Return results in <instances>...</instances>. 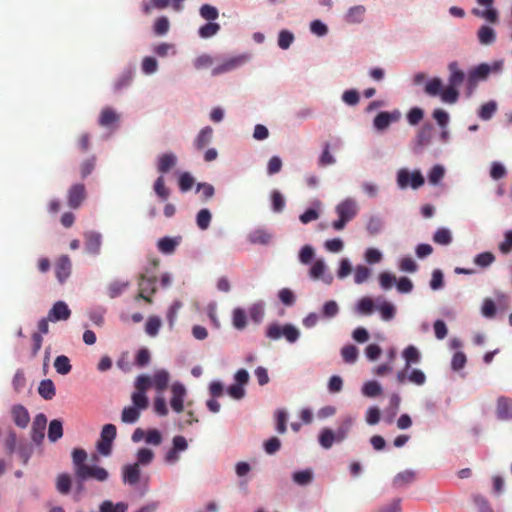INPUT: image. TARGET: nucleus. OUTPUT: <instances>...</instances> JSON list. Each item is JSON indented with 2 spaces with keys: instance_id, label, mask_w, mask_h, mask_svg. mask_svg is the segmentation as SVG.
<instances>
[{
  "instance_id": "15",
  "label": "nucleus",
  "mask_w": 512,
  "mask_h": 512,
  "mask_svg": "<svg viewBox=\"0 0 512 512\" xmlns=\"http://www.w3.org/2000/svg\"><path fill=\"white\" fill-rule=\"evenodd\" d=\"M491 71V68L488 64L482 63L474 68H472L468 72V83L470 85H475L478 81L484 80L487 78Z\"/></svg>"
},
{
  "instance_id": "32",
  "label": "nucleus",
  "mask_w": 512,
  "mask_h": 512,
  "mask_svg": "<svg viewBox=\"0 0 512 512\" xmlns=\"http://www.w3.org/2000/svg\"><path fill=\"white\" fill-rule=\"evenodd\" d=\"M130 283L128 281H113L107 287V292L110 298H116L120 296L128 287Z\"/></svg>"
},
{
  "instance_id": "62",
  "label": "nucleus",
  "mask_w": 512,
  "mask_h": 512,
  "mask_svg": "<svg viewBox=\"0 0 512 512\" xmlns=\"http://www.w3.org/2000/svg\"><path fill=\"white\" fill-rule=\"evenodd\" d=\"M407 380L415 385L422 386L426 382V375L420 369H413L407 376Z\"/></svg>"
},
{
  "instance_id": "45",
  "label": "nucleus",
  "mask_w": 512,
  "mask_h": 512,
  "mask_svg": "<svg viewBox=\"0 0 512 512\" xmlns=\"http://www.w3.org/2000/svg\"><path fill=\"white\" fill-rule=\"evenodd\" d=\"M154 191L156 195L161 198L162 200H167L170 195V190L165 185V179L161 175L159 176L156 181L154 182Z\"/></svg>"
},
{
  "instance_id": "19",
  "label": "nucleus",
  "mask_w": 512,
  "mask_h": 512,
  "mask_svg": "<svg viewBox=\"0 0 512 512\" xmlns=\"http://www.w3.org/2000/svg\"><path fill=\"white\" fill-rule=\"evenodd\" d=\"M180 237H163L158 240L157 248L158 250L166 255L172 254L175 252L176 248L180 244Z\"/></svg>"
},
{
  "instance_id": "40",
  "label": "nucleus",
  "mask_w": 512,
  "mask_h": 512,
  "mask_svg": "<svg viewBox=\"0 0 512 512\" xmlns=\"http://www.w3.org/2000/svg\"><path fill=\"white\" fill-rule=\"evenodd\" d=\"M382 387L377 381H368L362 387V393L366 397H377L381 394Z\"/></svg>"
},
{
  "instance_id": "6",
  "label": "nucleus",
  "mask_w": 512,
  "mask_h": 512,
  "mask_svg": "<svg viewBox=\"0 0 512 512\" xmlns=\"http://www.w3.org/2000/svg\"><path fill=\"white\" fill-rule=\"evenodd\" d=\"M139 292L135 297L136 300L143 299L147 303H152V295L156 292V277H147L142 274L138 282Z\"/></svg>"
},
{
  "instance_id": "24",
  "label": "nucleus",
  "mask_w": 512,
  "mask_h": 512,
  "mask_svg": "<svg viewBox=\"0 0 512 512\" xmlns=\"http://www.w3.org/2000/svg\"><path fill=\"white\" fill-rule=\"evenodd\" d=\"M119 115L110 107H106L101 111L98 123L100 126L109 127L118 122Z\"/></svg>"
},
{
  "instance_id": "47",
  "label": "nucleus",
  "mask_w": 512,
  "mask_h": 512,
  "mask_svg": "<svg viewBox=\"0 0 512 512\" xmlns=\"http://www.w3.org/2000/svg\"><path fill=\"white\" fill-rule=\"evenodd\" d=\"M220 25L218 23L209 22L201 26L198 33L201 38H210L218 33Z\"/></svg>"
},
{
  "instance_id": "16",
  "label": "nucleus",
  "mask_w": 512,
  "mask_h": 512,
  "mask_svg": "<svg viewBox=\"0 0 512 512\" xmlns=\"http://www.w3.org/2000/svg\"><path fill=\"white\" fill-rule=\"evenodd\" d=\"M123 482L135 485L140 480V468L138 463L125 465L122 471Z\"/></svg>"
},
{
  "instance_id": "43",
  "label": "nucleus",
  "mask_w": 512,
  "mask_h": 512,
  "mask_svg": "<svg viewBox=\"0 0 512 512\" xmlns=\"http://www.w3.org/2000/svg\"><path fill=\"white\" fill-rule=\"evenodd\" d=\"M432 132H433L432 124L423 125L417 135L418 144L421 146L428 145L432 138Z\"/></svg>"
},
{
  "instance_id": "39",
  "label": "nucleus",
  "mask_w": 512,
  "mask_h": 512,
  "mask_svg": "<svg viewBox=\"0 0 512 512\" xmlns=\"http://www.w3.org/2000/svg\"><path fill=\"white\" fill-rule=\"evenodd\" d=\"M334 442H336L334 431L329 428H324L319 435L320 445L325 449H329Z\"/></svg>"
},
{
  "instance_id": "5",
  "label": "nucleus",
  "mask_w": 512,
  "mask_h": 512,
  "mask_svg": "<svg viewBox=\"0 0 512 512\" xmlns=\"http://www.w3.org/2000/svg\"><path fill=\"white\" fill-rule=\"evenodd\" d=\"M116 434L117 429L115 425L106 424L103 426L101 438L97 443V449L102 455L108 456L111 453L112 442L115 439Z\"/></svg>"
},
{
  "instance_id": "64",
  "label": "nucleus",
  "mask_w": 512,
  "mask_h": 512,
  "mask_svg": "<svg viewBox=\"0 0 512 512\" xmlns=\"http://www.w3.org/2000/svg\"><path fill=\"white\" fill-rule=\"evenodd\" d=\"M499 250L503 254H508L512 251V230L505 233L504 240L499 244Z\"/></svg>"
},
{
  "instance_id": "25",
  "label": "nucleus",
  "mask_w": 512,
  "mask_h": 512,
  "mask_svg": "<svg viewBox=\"0 0 512 512\" xmlns=\"http://www.w3.org/2000/svg\"><path fill=\"white\" fill-rule=\"evenodd\" d=\"M213 136V129L210 126L204 127L197 135L194 145L196 149H204L211 141Z\"/></svg>"
},
{
  "instance_id": "52",
  "label": "nucleus",
  "mask_w": 512,
  "mask_h": 512,
  "mask_svg": "<svg viewBox=\"0 0 512 512\" xmlns=\"http://www.w3.org/2000/svg\"><path fill=\"white\" fill-rule=\"evenodd\" d=\"M341 355L346 363H354L358 357V349L354 345H346L342 348Z\"/></svg>"
},
{
  "instance_id": "23",
  "label": "nucleus",
  "mask_w": 512,
  "mask_h": 512,
  "mask_svg": "<svg viewBox=\"0 0 512 512\" xmlns=\"http://www.w3.org/2000/svg\"><path fill=\"white\" fill-rule=\"evenodd\" d=\"M448 69L450 72V76L448 79L449 84L458 88L463 83V81L465 79L464 72L459 69L457 62H451L448 65Z\"/></svg>"
},
{
  "instance_id": "9",
  "label": "nucleus",
  "mask_w": 512,
  "mask_h": 512,
  "mask_svg": "<svg viewBox=\"0 0 512 512\" xmlns=\"http://www.w3.org/2000/svg\"><path fill=\"white\" fill-rule=\"evenodd\" d=\"M496 416L501 421L512 420V398L500 396L496 400Z\"/></svg>"
},
{
  "instance_id": "30",
  "label": "nucleus",
  "mask_w": 512,
  "mask_h": 512,
  "mask_svg": "<svg viewBox=\"0 0 512 512\" xmlns=\"http://www.w3.org/2000/svg\"><path fill=\"white\" fill-rule=\"evenodd\" d=\"M478 39L481 44L490 45L496 39L495 31L491 27L483 25L478 30Z\"/></svg>"
},
{
  "instance_id": "38",
  "label": "nucleus",
  "mask_w": 512,
  "mask_h": 512,
  "mask_svg": "<svg viewBox=\"0 0 512 512\" xmlns=\"http://www.w3.org/2000/svg\"><path fill=\"white\" fill-rule=\"evenodd\" d=\"M472 14L474 16L484 18L491 23H496L498 21V13L494 8H492V6L487 7L486 10L474 8L472 9Z\"/></svg>"
},
{
  "instance_id": "48",
  "label": "nucleus",
  "mask_w": 512,
  "mask_h": 512,
  "mask_svg": "<svg viewBox=\"0 0 512 512\" xmlns=\"http://www.w3.org/2000/svg\"><path fill=\"white\" fill-rule=\"evenodd\" d=\"M352 424H353V421L351 418L345 419L340 424V426L337 428V430L334 431V434L336 437V442H341L347 437V434H348Z\"/></svg>"
},
{
  "instance_id": "44",
  "label": "nucleus",
  "mask_w": 512,
  "mask_h": 512,
  "mask_svg": "<svg viewBox=\"0 0 512 512\" xmlns=\"http://www.w3.org/2000/svg\"><path fill=\"white\" fill-rule=\"evenodd\" d=\"M433 241L440 245H449L452 242L450 230L447 228H439L433 235Z\"/></svg>"
},
{
  "instance_id": "56",
  "label": "nucleus",
  "mask_w": 512,
  "mask_h": 512,
  "mask_svg": "<svg viewBox=\"0 0 512 512\" xmlns=\"http://www.w3.org/2000/svg\"><path fill=\"white\" fill-rule=\"evenodd\" d=\"M313 479V474L310 470L298 471L293 474V481L301 486L309 484Z\"/></svg>"
},
{
  "instance_id": "26",
  "label": "nucleus",
  "mask_w": 512,
  "mask_h": 512,
  "mask_svg": "<svg viewBox=\"0 0 512 512\" xmlns=\"http://www.w3.org/2000/svg\"><path fill=\"white\" fill-rule=\"evenodd\" d=\"M402 355L406 362V370H409L412 364L419 363L421 359L419 350L413 345L406 347Z\"/></svg>"
},
{
  "instance_id": "46",
  "label": "nucleus",
  "mask_w": 512,
  "mask_h": 512,
  "mask_svg": "<svg viewBox=\"0 0 512 512\" xmlns=\"http://www.w3.org/2000/svg\"><path fill=\"white\" fill-rule=\"evenodd\" d=\"M425 93L429 96H438L442 91V81L440 78L435 77L428 81L425 85Z\"/></svg>"
},
{
  "instance_id": "33",
  "label": "nucleus",
  "mask_w": 512,
  "mask_h": 512,
  "mask_svg": "<svg viewBox=\"0 0 512 512\" xmlns=\"http://www.w3.org/2000/svg\"><path fill=\"white\" fill-rule=\"evenodd\" d=\"M416 478L415 472L411 470H405L403 472L398 473L394 480L393 484L395 487H403L407 484L412 483Z\"/></svg>"
},
{
  "instance_id": "35",
  "label": "nucleus",
  "mask_w": 512,
  "mask_h": 512,
  "mask_svg": "<svg viewBox=\"0 0 512 512\" xmlns=\"http://www.w3.org/2000/svg\"><path fill=\"white\" fill-rule=\"evenodd\" d=\"M63 435L62 422L60 420H52L48 428V438L51 442H56Z\"/></svg>"
},
{
  "instance_id": "8",
  "label": "nucleus",
  "mask_w": 512,
  "mask_h": 512,
  "mask_svg": "<svg viewBox=\"0 0 512 512\" xmlns=\"http://www.w3.org/2000/svg\"><path fill=\"white\" fill-rule=\"evenodd\" d=\"M85 198L86 189L83 184H74L69 188L67 194V201L70 208H79L82 202L85 200Z\"/></svg>"
},
{
  "instance_id": "21",
  "label": "nucleus",
  "mask_w": 512,
  "mask_h": 512,
  "mask_svg": "<svg viewBox=\"0 0 512 512\" xmlns=\"http://www.w3.org/2000/svg\"><path fill=\"white\" fill-rule=\"evenodd\" d=\"M399 114L397 113H389V112H380L374 118V126L378 130H384L393 122L398 120Z\"/></svg>"
},
{
  "instance_id": "61",
  "label": "nucleus",
  "mask_w": 512,
  "mask_h": 512,
  "mask_svg": "<svg viewBox=\"0 0 512 512\" xmlns=\"http://www.w3.org/2000/svg\"><path fill=\"white\" fill-rule=\"evenodd\" d=\"M373 309H374V303H373L372 299L369 297H363L358 302L357 310L361 314L369 315L373 312Z\"/></svg>"
},
{
  "instance_id": "22",
  "label": "nucleus",
  "mask_w": 512,
  "mask_h": 512,
  "mask_svg": "<svg viewBox=\"0 0 512 512\" xmlns=\"http://www.w3.org/2000/svg\"><path fill=\"white\" fill-rule=\"evenodd\" d=\"M151 379L152 385L155 387V389L162 393L168 386L170 376L166 370L161 369L156 371Z\"/></svg>"
},
{
  "instance_id": "28",
  "label": "nucleus",
  "mask_w": 512,
  "mask_h": 512,
  "mask_svg": "<svg viewBox=\"0 0 512 512\" xmlns=\"http://www.w3.org/2000/svg\"><path fill=\"white\" fill-rule=\"evenodd\" d=\"M38 393L45 400H51L56 394L53 381L50 379L42 380L38 387Z\"/></svg>"
},
{
  "instance_id": "34",
  "label": "nucleus",
  "mask_w": 512,
  "mask_h": 512,
  "mask_svg": "<svg viewBox=\"0 0 512 512\" xmlns=\"http://www.w3.org/2000/svg\"><path fill=\"white\" fill-rule=\"evenodd\" d=\"M128 505L124 502L114 504L110 500H105L100 504L99 512H126Z\"/></svg>"
},
{
  "instance_id": "2",
  "label": "nucleus",
  "mask_w": 512,
  "mask_h": 512,
  "mask_svg": "<svg viewBox=\"0 0 512 512\" xmlns=\"http://www.w3.org/2000/svg\"><path fill=\"white\" fill-rule=\"evenodd\" d=\"M338 219L332 223V227L341 231L346 224L351 221L358 213V206L354 199L346 198L336 206Z\"/></svg>"
},
{
  "instance_id": "31",
  "label": "nucleus",
  "mask_w": 512,
  "mask_h": 512,
  "mask_svg": "<svg viewBox=\"0 0 512 512\" xmlns=\"http://www.w3.org/2000/svg\"><path fill=\"white\" fill-rule=\"evenodd\" d=\"M439 96L443 102L454 104L458 101L459 91L457 87L449 84L445 89H442Z\"/></svg>"
},
{
  "instance_id": "49",
  "label": "nucleus",
  "mask_w": 512,
  "mask_h": 512,
  "mask_svg": "<svg viewBox=\"0 0 512 512\" xmlns=\"http://www.w3.org/2000/svg\"><path fill=\"white\" fill-rule=\"evenodd\" d=\"M161 327V320L157 316H151L148 318L146 325H145V331L148 335L154 337L158 334L159 329Z\"/></svg>"
},
{
  "instance_id": "59",
  "label": "nucleus",
  "mask_w": 512,
  "mask_h": 512,
  "mask_svg": "<svg viewBox=\"0 0 512 512\" xmlns=\"http://www.w3.org/2000/svg\"><path fill=\"white\" fill-rule=\"evenodd\" d=\"M370 274H371V271L368 267L363 266V265H358L355 268L354 281L357 284H362L369 278Z\"/></svg>"
},
{
  "instance_id": "7",
  "label": "nucleus",
  "mask_w": 512,
  "mask_h": 512,
  "mask_svg": "<svg viewBox=\"0 0 512 512\" xmlns=\"http://www.w3.org/2000/svg\"><path fill=\"white\" fill-rule=\"evenodd\" d=\"M247 61H248L247 55H237V56L229 57V58L225 59L221 64L215 66L212 69L211 74L213 76H217V75H220L223 73L233 71V70L239 68L240 66L244 65Z\"/></svg>"
},
{
  "instance_id": "20",
  "label": "nucleus",
  "mask_w": 512,
  "mask_h": 512,
  "mask_svg": "<svg viewBox=\"0 0 512 512\" xmlns=\"http://www.w3.org/2000/svg\"><path fill=\"white\" fill-rule=\"evenodd\" d=\"M366 8L363 5L351 7L345 14V21L349 24L361 23L364 20Z\"/></svg>"
},
{
  "instance_id": "60",
  "label": "nucleus",
  "mask_w": 512,
  "mask_h": 512,
  "mask_svg": "<svg viewBox=\"0 0 512 512\" xmlns=\"http://www.w3.org/2000/svg\"><path fill=\"white\" fill-rule=\"evenodd\" d=\"M445 170L441 165H435L429 172L428 179L431 184H438L444 177Z\"/></svg>"
},
{
  "instance_id": "14",
  "label": "nucleus",
  "mask_w": 512,
  "mask_h": 512,
  "mask_svg": "<svg viewBox=\"0 0 512 512\" xmlns=\"http://www.w3.org/2000/svg\"><path fill=\"white\" fill-rule=\"evenodd\" d=\"M84 237L86 251L93 255L99 254L102 244L101 234L94 231H89L85 233Z\"/></svg>"
},
{
  "instance_id": "54",
  "label": "nucleus",
  "mask_w": 512,
  "mask_h": 512,
  "mask_svg": "<svg viewBox=\"0 0 512 512\" xmlns=\"http://www.w3.org/2000/svg\"><path fill=\"white\" fill-rule=\"evenodd\" d=\"M330 144L325 143L322 154L319 157L318 164L321 167L332 165L336 162L335 158L330 153Z\"/></svg>"
},
{
  "instance_id": "36",
  "label": "nucleus",
  "mask_w": 512,
  "mask_h": 512,
  "mask_svg": "<svg viewBox=\"0 0 512 512\" xmlns=\"http://www.w3.org/2000/svg\"><path fill=\"white\" fill-rule=\"evenodd\" d=\"M140 409L128 406L122 410L121 420L124 423L132 424L135 423L140 417Z\"/></svg>"
},
{
  "instance_id": "53",
  "label": "nucleus",
  "mask_w": 512,
  "mask_h": 512,
  "mask_svg": "<svg viewBox=\"0 0 512 512\" xmlns=\"http://www.w3.org/2000/svg\"><path fill=\"white\" fill-rule=\"evenodd\" d=\"M131 399L133 402V407H136L140 410H145L149 405L148 398L145 395V393H143V392H139V391L133 392Z\"/></svg>"
},
{
  "instance_id": "3",
  "label": "nucleus",
  "mask_w": 512,
  "mask_h": 512,
  "mask_svg": "<svg viewBox=\"0 0 512 512\" xmlns=\"http://www.w3.org/2000/svg\"><path fill=\"white\" fill-rule=\"evenodd\" d=\"M266 336L272 340H278L284 337L289 343H294L298 340L300 332L292 324L281 326L277 323H273L267 327Z\"/></svg>"
},
{
  "instance_id": "58",
  "label": "nucleus",
  "mask_w": 512,
  "mask_h": 512,
  "mask_svg": "<svg viewBox=\"0 0 512 512\" xmlns=\"http://www.w3.org/2000/svg\"><path fill=\"white\" fill-rule=\"evenodd\" d=\"M154 453L148 448H141L137 452V463L138 465H148L152 462Z\"/></svg>"
},
{
  "instance_id": "41",
  "label": "nucleus",
  "mask_w": 512,
  "mask_h": 512,
  "mask_svg": "<svg viewBox=\"0 0 512 512\" xmlns=\"http://www.w3.org/2000/svg\"><path fill=\"white\" fill-rule=\"evenodd\" d=\"M496 110H497V103L495 101L491 100V101H488V102L484 103L480 107L479 112H478V116L482 120H489V119L492 118V116L494 115Z\"/></svg>"
},
{
  "instance_id": "37",
  "label": "nucleus",
  "mask_w": 512,
  "mask_h": 512,
  "mask_svg": "<svg viewBox=\"0 0 512 512\" xmlns=\"http://www.w3.org/2000/svg\"><path fill=\"white\" fill-rule=\"evenodd\" d=\"M54 367H55L56 371L61 375L68 374L72 369L70 360L65 355H60V356L56 357V359L54 361Z\"/></svg>"
},
{
  "instance_id": "42",
  "label": "nucleus",
  "mask_w": 512,
  "mask_h": 512,
  "mask_svg": "<svg viewBox=\"0 0 512 512\" xmlns=\"http://www.w3.org/2000/svg\"><path fill=\"white\" fill-rule=\"evenodd\" d=\"M57 491L61 494H68L71 489V477L67 473L59 474L56 481Z\"/></svg>"
},
{
  "instance_id": "11",
  "label": "nucleus",
  "mask_w": 512,
  "mask_h": 512,
  "mask_svg": "<svg viewBox=\"0 0 512 512\" xmlns=\"http://www.w3.org/2000/svg\"><path fill=\"white\" fill-rule=\"evenodd\" d=\"M47 425V418L44 414L39 413L35 416L32 428H31V438L35 443H41L44 439V431Z\"/></svg>"
},
{
  "instance_id": "1",
  "label": "nucleus",
  "mask_w": 512,
  "mask_h": 512,
  "mask_svg": "<svg viewBox=\"0 0 512 512\" xmlns=\"http://www.w3.org/2000/svg\"><path fill=\"white\" fill-rule=\"evenodd\" d=\"M87 458V452L82 448H75L72 451V462L75 476L78 481L83 482L89 478L95 479L99 482L106 481L109 477L108 471L103 467L87 465Z\"/></svg>"
},
{
  "instance_id": "18",
  "label": "nucleus",
  "mask_w": 512,
  "mask_h": 512,
  "mask_svg": "<svg viewBox=\"0 0 512 512\" xmlns=\"http://www.w3.org/2000/svg\"><path fill=\"white\" fill-rule=\"evenodd\" d=\"M177 164V157L173 153H165L159 156L157 170L161 174L169 172Z\"/></svg>"
},
{
  "instance_id": "63",
  "label": "nucleus",
  "mask_w": 512,
  "mask_h": 512,
  "mask_svg": "<svg viewBox=\"0 0 512 512\" xmlns=\"http://www.w3.org/2000/svg\"><path fill=\"white\" fill-rule=\"evenodd\" d=\"M444 286V276L440 269H435L432 272V278L430 280V288L432 290H439Z\"/></svg>"
},
{
  "instance_id": "17",
  "label": "nucleus",
  "mask_w": 512,
  "mask_h": 512,
  "mask_svg": "<svg viewBox=\"0 0 512 512\" xmlns=\"http://www.w3.org/2000/svg\"><path fill=\"white\" fill-rule=\"evenodd\" d=\"M12 417L14 423L20 428H26L30 422L29 413L22 405H16L12 408Z\"/></svg>"
},
{
  "instance_id": "27",
  "label": "nucleus",
  "mask_w": 512,
  "mask_h": 512,
  "mask_svg": "<svg viewBox=\"0 0 512 512\" xmlns=\"http://www.w3.org/2000/svg\"><path fill=\"white\" fill-rule=\"evenodd\" d=\"M248 240L252 244L266 245L271 240V235L264 229H257L249 233Z\"/></svg>"
},
{
  "instance_id": "29",
  "label": "nucleus",
  "mask_w": 512,
  "mask_h": 512,
  "mask_svg": "<svg viewBox=\"0 0 512 512\" xmlns=\"http://www.w3.org/2000/svg\"><path fill=\"white\" fill-rule=\"evenodd\" d=\"M232 324L237 330H243L247 326V315L244 309L238 307L233 310Z\"/></svg>"
},
{
  "instance_id": "55",
  "label": "nucleus",
  "mask_w": 512,
  "mask_h": 512,
  "mask_svg": "<svg viewBox=\"0 0 512 512\" xmlns=\"http://www.w3.org/2000/svg\"><path fill=\"white\" fill-rule=\"evenodd\" d=\"M378 310L384 321H390L395 316V307L389 302H383L378 306Z\"/></svg>"
},
{
  "instance_id": "4",
  "label": "nucleus",
  "mask_w": 512,
  "mask_h": 512,
  "mask_svg": "<svg viewBox=\"0 0 512 512\" xmlns=\"http://www.w3.org/2000/svg\"><path fill=\"white\" fill-rule=\"evenodd\" d=\"M397 182L400 188L411 186L413 189H417L424 184L425 180L418 170L410 173L406 169H401L397 175Z\"/></svg>"
},
{
  "instance_id": "12",
  "label": "nucleus",
  "mask_w": 512,
  "mask_h": 512,
  "mask_svg": "<svg viewBox=\"0 0 512 512\" xmlns=\"http://www.w3.org/2000/svg\"><path fill=\"white\" fill-rule=\"evenodd\" d=\"M70 315L71 311L68 305L63 301H58L52 306L47 317L51 322H57L69 319Z\"/></svg>"
},
{
  "instance_id": "51",
  "label": "nucleus",
  "mask_w": 512,
  "mask_h": 512,
  "mask_svg": "<svg viewBox=\"0 0 512 512\" xmlns=\"http://www.w3.org/2000/svg\"><path fill=\"white\" fill-rule=\"evenodd\" d=\"M199 12L202 18L210 22L216 20L219 16L217 8L209 4L202 5Z\"/></svg>"
},
{
  "instance_id": "57",
  "label": "nucleus",
  "mask_w": 512,
  "mask_h": 512,
  "mask_svg": "<svg viewBox=\"0 0 512 512\" xmlns=\"http://www.w3.org/2000/svg\"><path fill=\"white\" fill-rule=\"evenodd\" d=\"M495 260V256L491 252H483L474 258V263L480 267H488Z\"/></svg>"
},
{
  "instance_id": "10",
  "label": "nucleus",
  "mask_w": 512,
  "mask_h": 512,
  "mask_svg": "<svg viewBox=\"0 0 512 512\" xmlns=\"http://www.w3.org/2000/svg\"><path fill=\"white\" fill-rule=\"evenodd\" d=\"M172 397L170 400L171 408L177 412L181 413L183 411V403L184 398L186 396V389L183 384L181 383H174L171 387Z\"/></svg>"
},
{
  "instance_id": "13",
  "label": "nucleus",
  "mask_w": 512,
  "mask_h": 512,
  "mask_svg": "<svg viewBox=\"0 0 512 512\" xmlns=\"http://www.w3.org/2000/svg\"><path fill=\"white\" fill-rule=\"evenodd\" d=\"M71 260L67 255L61 256L55 265V274L60 283H63L71 273Z\"/></svg>"
},
{
  "instance_id": "50",
  "label": "nucleus",
  "mask_w": 512,
  "mask_h": 512,
  "mask_svg": "<svg viewBox=\"0 0 512 512\" xmlns=\"http://www.w3.org/2000/svg\"><path fill=\"white\" fill-rule=\"evenodd\" d=\"M211 218H212V216L208 209H201L197 213V217H196L197 226L201 230H206L210 225Z\"/></svg>"
}]
</instances>
